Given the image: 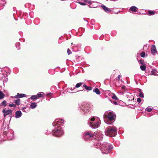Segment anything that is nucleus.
Returning <instances> with one entry per match:
<instances>
[{"mask_svg":"<svg viewBox=\"0 0 158 158\" xmlns=\"http://www.w3.org/2000/svg\"><path fill=\"white\" fill-rule=\"evenodd\" d=\"M64 120L63 119L57 118L55 119V121L52 123L53 126L56 127L52 131V135L56 137H60L63 135L64 133L63 128Z\"/></svg>","mask_w":158,"mask_h":158,"instance_id":"nucleus-1","label":"nucleus"},{"mask_svg":"<svg viewBox=\"0 0 158 158\" xmlns=\"http://www.w3.org/2000/svg\"><path fill=\"white\" fill-rule=\"evenodd\" d=\"M104 117V121L106 124H111L115 121L116 115L113 112H107L105 113Z\"/></svg>","mask_w":158,"mask_h":158,"instance_id":"nucleus-2","label":"nucleus"},{"mask_svg":"<svg viewBox=\"0 0 158 158\" xmlns=\"http://www.w3.org/2000/svg\"><path fill=\"white\" fill-rule=\"evenodd\" d=\"M88 124L92 128H98L101 124L100 119L98 117H92L88 119Z\"/></svg>","mask_w":158,"mask_h":158,"instance_id":"nucleus-3","label":"nucleus"},{"mask_svg":"<svg viewBox=\"0 0 158 158\" xmlns=\"http://www.w3.org/2000/svg\"><path fill=\"white\" fill-rule=\"evenodd\" d=\"M102 152L103 154H107L109 153L113 148V146L110 144L104 142L103 143L100 145L98 147Z\"/></svg>","mask_w":158,"mask_h":158,"instance_id":"nucleus-4","label":"nucleus"},{"mask_svg":"<svg viewBox=\"0 0 158 158\" xmlns=\"http://www.w3.org/2000/svg\"><path fill=\"white\" fill-rule=\"evenodd\" d=\"M94 138L95 140H94V146L97 148H98V147L101 144L100 142V140H101L102 139V135L100 131H96L94 133Z\"/></svg>","mask_w":158,"mask_h":158,"instance_id":"nucleus-5","label":"nucleus"},{"mask_svg":"<svg viewBox=\"0 0 158 158\" xmlns=\"http://www.w3.org/2000/svg\"><path fill=\"white\" fill-rule=\"evenodd\" d=\"M117 129L114 126L109 127L106 129L105 134L109 136H114L116 135Z\"/></svg>","mask_w":158,"mask_h":158,"instance_id":"nucleus-6","label":"nucleus"},{"mask_svg":"<svg viewBox=\"0 0 158 158\" xmlns=\"http://www.w3.org/2000/svg\"><path fill=\"white\" fill-rule=\"evenodd\" d=\"M83 137L85 141H90L93 139L94 138V134L91 131H86L83 134Z\"/></svg>","mask_w":158,"mask_h":158,"instance_id":"nucleus-7","label":"nucleus"},{"mask_svg":"<svg viewBox=\"0 0 158 158\" xmlns=\"http://www.w3.org/2000/svg\"><path fill=\"white\" fill-rule=\"evenodd\" d=\"M81 110L83 111L82 114L89 112L92 108L91 106L88 104L85 103L83 104L82 107H80Z\"/></svg>","mask_w":158,"mask_h":158,"instance_id":"nucleus-8","label":"nucleus"},{"mask_svg":"<svg viewBox=\"0 0 158 158\" xmlns=\"http://www.w3.org/2000/svg\"><path fill=\"white\" fill-rule=\"evenodd\" d=\"M3 114V117L4 118L7 115H11L12 114V111L11 110H6L5 109H3L2 111Z\"/></svg>","mask_w":158,"mask_h":158,"instance_id":"nucleus-9","label":"nucleus"},{"mask_svg":"<svg viewBox=\"0 0 158 158\" xmlns=\"http://www.w3.org/2000/svg\"><path fill=\"white\" fill-rule=\"evenodd\" d=\"M79 83H77L75 87H74L73 88V89H72L71 88H69V89H68V91H69V92L70 93H73L76 92L77 91L75 90V89H76V88H79Z\"/></svg>","mask_w":158,"mask_h":158,"instance_id":"nucleus-10","label":"nucleus"},{"mask_svg":"<svg viewBox=\"0 0 158 158\" xmlns=\"http://www.w3.org/2000/svg\"><path fill=\"white\" fill-rule=\"evenodd\" d=\"M151 52L152 54L154 55L157 52L156 48L155 45H152V46Z\"/></svg>","mask_w":158,"mask_h":158,"instance_id":"nucleus-11","label":"nucleus"},{"mask_svg":"<svg viewBox=\"0 0 158 158\" xmlns=\"http://www.w3.org/2000/svg\"><path fill=\"white\" fill-rule=\"evenodd\" d=\"M101 7L104 10V11L107 13H110L111 11L110 9L106 7L105 5L103 4L101 5Z\"/></svg>","mask_w":158,"mask_h":158,"instance_id":"nucleus-12","label":"nucleus"},{"mask_svg":"<svg viewBox=\"0 0 158 158\" xmlns=\"http://www.w3.org/2000/svg\"><path fill=\"white\" fill-rule=\"evenodd\" d=\"M27 96V95L23 94H20L18 93L14 97L15 98H20L25 97Z\"/></svg>","mask_w":158,"mask_h":158,"instance_id":"nucleus-13","label":"nucleus"},{"mask_svg":"<svg viewBox=\"0 0 158 158\" xmlns=\"http://www.w3.org/2000/svg\"><path fill=\"white\" fill-rule=\"evenodd\" d=\"M15 118H19L22 115V113L20 110H18L15 113Z\"/></svg>","mask_w":158,"mask_h":158,"instance_id":"nucleus-14","label":"nucleus"},{"mask_svg":"<svg viewBox=\"0 0 158 158\" xmlns=\"http://www.w3.org/2000/svg\"><path fill=\"white\" fill-rule=\"evenodd\" d=\"M138 8L136 6H131L129 9V10L133 12H137V11Z\"/></svg>","mask_w":158,"mask_h":158,"instance_id":"nucleus-15","label":"nucleus"},{"mask_svg":"<svg viewBox=\"0 0 158 158\" xmlns=\"http://www.w3.org/2000/svg\"><path fill=\"white\" fill-rule=\"evenodd\" d=\"M83 87L87 90H91L93 88L91 86H88L84 84L83 85Z\"/></svg>","mask_w":158,"mask_h":158,"instance_id":"nucleus-16","label":"nucleus"},{"mask_svg":"<svg viewBox=\"0 0 158 158\" xmlns=\"http://www.w3.org/2000/svg\"><path fill=\"white\" fill-rule=\"evenodd\" d=\"M44 93L43 92H40L38 93L36 95L37 98H40L44 97Z\"/></svg>","mask_w":158,"mask_h":158,"instance_id":"nucleus-17","label":"nucleus"},{"mask_svg":"<svg viewBox=\"0 0 158 158\" xmlns=\"http://www.w3.org/2000/svg\"><path fill=\"white\" fill-rule=\"evenodd\" d=\"M37 106V105L35 102H32L30 105V107L31 109H33L35 108Z\"/></svg>","mask_w":158,"mask_h":158,"instance_id":"nucleus-18","label":"nucleus"},{"mask_svg":"<svg viewBox=\"0 0 158 158\" xmlns=\"http://www.w3.org/2000/svg\"><path fill=\"white\" fill-rule=\"evenodd\" d=\"M93 92L99 95L100 94V92L98 88H95L93 90Z\"/></svg>","mask_w":158,"mask_h":158,"instance_id":"nucleus-19","label":"nucleus"},{"mask_svg":"<svg viewBox=\"0 0 158 158\" xmlns=\"http://www.w3.org/2000/svg\"><path fill=\"white\" fill-rule=\"evenodd\" d=\"M88 6L90 8H95L96 7V6H95V3L93 2H92L91 3L89 4Z\"/></svg>","mask_w":158,"mask_h":158,"instance_id":"nucleus-20","label":"nucleus"},{"mask_svg":"<svg viewBox=\"0 0 158 158\" xmlns=\"http://www.w3.org/2000/svg\"><path fill=\"white\" fill-rule=\"evenodd\" d=\"M153 109V107L150 106L147 107L146 109V110L148 112H150L152 111Z\"/></svg>","mask_w":158,"mask_h":158,"instance_id":"nucleus-21","label":"nucleus"},{"mask_svg":"<svg viewBox=\"0 0 158 158\" xmlns=\"http://www.w3.org/2000/svg\"><path fill=\"white\" fill-rule=\"evenodd\" d=\"M7 105V102L6 101L4 100L0 104L1 106H3L4 107H5Z\"/></svg>","mask_w":158,"mask_h":158,"instance_id":"nucleus-22","label":"nucleus"},{"mask_svg":"<svg viewBox=\"0 0 158 158\" xmlns=\"http://www.w3.org/2000/svg\"><path fill=\"white\" fill-rule=\"evenodd\" d=\"M30 99L31 100H35L37 99V97L36 95H33L31 96V97H30Z\"/></svg>","mask_w":158,"mask_h":158,"instance_id":"nucleus-23","label":"nucleus"},{"mask_svg":"<svg viewBox=\"0 0 158 158\" xmlns=\"http://www.w3.org/2000/svg\"><path fill=\"white\" fill-rule=\"evenodd\" d=\"M5 96L4 94L0 90V99H3Z\"/></svg>","mask_w":158,"mask_h":158,"instance_id":"nucleus-24","label":"nucleus"},{"mask_svg":"<svg viewBox=\"0 0 158 158\" xmlns=\"http://www.w3.org/2000/svg\"><path fill=\"white\" fill-rule=\"evenodd\" d=\"M148 14L149 15H153L155 14V12L153 11L149 10L148 11Z\"/></svg>","mask_w":158,"mask_h":158,"instance_id":"nucleus-25","label":"nucleus"},{"mask_svg":"<svg viewBox=\"0 0 158 158\" xmlns=\"http://www.w3.org/2000/svg\"><path fill=\"white\" fill-rule=\"evenodd\" d=\"M141 69L142 71H144L146 69V66L145 65H143L140 66Z\"/></svg>","mask_w":158,"mask_h":158,"instance_id":"nucleus-26","label":"nucleus"},{"mask_svg":"<svg viewBox=\"0 0 158 158\" xmlns=\"http://www.w3.org/2000/svg\"><path fill=\"white\" fill-rule=\"evenodd\" d=\"M15 103L17 105H19L20 104V100L19 99H17L15 100Z\"/></svg>","mask_w":158,"mask_h":158,"instance_id":"nucleus-27","label":"nucleus"},{"mask_svg":"<svg viewBox=\"0 0 158 158\" xmlns=\"http://www.w3.org/2000/svg\"><path fill=\"white\" fill-rule=\"evenodd\" d=\"M157 72V71L155 69H153L151 72V74L152 75H155V73Z\"/></svg>","mask_w":158,"mask_h":158,"instance_id":"nucleus-28","label":"nucleus"},{"mask_svg":"<svg viewBox=\"0 0 158 158\" xmlns=\"http://www.w3.org/2000/svg\"><path fill=\"white\" fill-rule=\"evenodd\" d=\"M141 90H140L139 91V96L141 98H143L144 97V94L141 91Z\"/></svg>","mask_w":158,"mask_h":158,"instance_id":"nucleus-29","label":"nucleus"},{"mask_svg":"<svg viewBox=\"0 0 158 158\" xmlns=\"http://www.w3.org/2000/svg\"><path fill=\"white\" fill-rule=\"evenodd\" d=\"M139 63L142 64L143 65H145V64L144 62V61L143 59H141L139 61Z\"/></svg>","mask_w":158,"mask_h":158,"instance_id":"nucleus-30","label":"nucleus"},{"mask_svg":"<svg viewBox=\"0 0 158 158\" xmlns=\"http://www.w3.org/2000/svg\"><path fill=\"white\" fill-rule=\"evenodd\" d=\"M140 56L144 58L145 57V53L143 52L140 54Z\"/></svg>","mask_w":158,"mask_h":158,"instance_id":"nucleus-31","label":"nucleus"},{"mask_svg":"<svg viewBox=\"0 0 158 158\" xmlns=\"http://www.w3.org/2000/svg\"><path fill=\"white\" fill-rule=\"evenodd\" d=\"M112 98L114 100H118V99L117 97V96L115 95V94H113V96L112 97Z\"/></svg>","mask_w":158,"mask_h":158,"instance_id":"nucleus-32","label":"nucleus"},{"mask_svg":"<svg viewBox=\"0 0 158 158\" xmlns=\"http://www.w3.org/2000/svg\"><path fill=\"white\" fill-rule=\"evenodd\" d=\"M5 76L3 74H0V79L2 80L3 78H5Z\"/></svg>","mask_w":158,"mask_h":158,"instance_id":"nucleus-33","label":"nucleus"},{"mask_svg":"<svg viewBox=\"0 0 158 158\" xmlns=\"http://www.w3.org/2000/svg\"><path fill=\"white\" fill-rule=\"evenodd\" d=\"M9 106L10 107H14L15 108L16 107V105L14 104L13 103H12V104H10V103H9Z\"/></svg>","mask_w":158,"mask_h":158,"instance_id":"nucleus-34","label":"nucleus"},{"mask_svg":"<svg viewBox=\"0 0 158 158\" xmlns=\"http://www.w3.org/2000/svg\"><path fill=\"white\" fill-rule=\"evenodd\" d=\"M20 45V43L19 42H17L15 44V46L16 48L18 49V50H19L20 49L19 48H18V47Z\"/></svg>","mask_w":158,"mask_h":158,"instance_id":"nucleus-35","label":"nucleus"},{"mask_svg":"<svg viewBox=\"0 0 158 158\" xmlns=\"http://www.w3.org/2000/svg\"><path fill=\"white\" fill-rule=\"evenodd\" d=\"M67 52L68 55H70L72 54V52L69 48H68L67 50Z\"/></svg>","mask_w":158,"mask_h":158,"instance_id":"nucleus-36","label":"nucleus"},{"mask_svg":"<svg viewBox=\"0 0 158 158\" xmlns=\"http://www.w3.org/2000/svg\"><path fill=\"white\" fill-rule=\"evenodd\" d=\"M84 1L85 2L88 3L89 4L90 3H91V2H92L90 0H84Z\"/></svg>","mask_w":158,"mask_h":158,"instance_id":"nucleus-37","label":"nucleus"},{"mask_svg":"<svg viewBox=\"0 0 158 158\" xmlns=\"http://www.w3.org/2000/svg\"><path fill=\"white\" fill-rule=\"evenodd\" d=\"M4 78V79L3 80V82L4 83L5 82H6L8 80V78L7 77H5Z\"/></svg>","mask_w":158,"mask_h":158,"instance_id":"nucleus-38","label":"nucleus"},{"mask_svg":"<svg viewBox=\"0 0 158 158\" xmlns=\"http://www.w3.org/2000/svg\"><path fill=\"white\" fill-rule=\"evenodd\" d=\"M141 101V99L140 98H138L137 99V102L138 103H140Z\"/></svg>","mask_w":158,"mask_h":158,"instance_id":"nucleus-39","label":"nucleus"},{"mask_svg":"<svg viewBox=\"0 0 158 158\" xmlns=\"http://www.w3.org/2000/svg\"><path fill=\"white\" fill-rule=\"evenodd\" d=\"M3 2H4L2 1V0H0V4L4 5V4H5V3H3Z\"/></svg>","mask_w":158,"mask_h":158,"instance_id":"nucleus-40","label":"nucleus"},{"mask_svg":"<svg viewBox=\"0 0 158 158\" xmlns=\"http://www.w3.org/2000/svg\"><path fill=\"white\" fill-rule=\"evenodd\" d=\"M52 94V93L50 92L47 93L46 94V95L47 96H51Z\"/></svg>","mask_w":158,"mask_h":158,"instance_id":"nucleus-41","label":"nucleus"},{"mask_svg":"<svg viewBox=\"0 0 158 158\" xmlns=\"http://www.w3.org/2000/svg\"><path fill=\"white\" fill-rule=\"evenodd\" d=\"M80 4H81L82 5H85L86 4L85 2H80Z\"/></svg>","mask_w":158,"mask_h":158,"instance_id":"nucleus-42","label":"nucleus"},{"mask_svg":"<svg viewBox=\"0 0 158 158\" xmlns=\"http://www.w3.org/2000/svg\"><path fill=\"white\" fill-rule=\"evenodd\" d=\"M126 88V86L124 85H123L122 87V89H125Z\"/></svg>","mask_w":158,"mask_h":158,"instance_id":"nucleus-43","label":"nucleus"},{"mask_svg":"<svg viewBox=\"0 0 158 158\" xmlns=\"http://www.w3.org/2000/svg\"><path fill=\"white\" fill-rule=\"evenodd\" d=\"M120 77H121V76L120 75H119L118 76V81H119L120 80Z\"/></svg>","mask_w":158,"mask_h":158,"instance_id":"nucleus-44","label":"nucleus"},{"mask_svg":"<svg viewBox=\"0 0 158 158\" xmlns=\"http://www.w3.org/2000/svg\"><path fill=\"white\" fill-rule=\"evenodd\" d=\"M113 103H114V104L116 105H117L118 104L117 102H115V101L113 102Z\"/></svg>","mask_w":158,"mask_h":158,"instance_id":"nucleus-45","label":"nucleus"},{"mask_svg":"<svg viewBox=\"0 0 158 158\" xmlns=\"http://www.w3.org/2000/svg\"><path fill=\"white\" fill-rule=\"evenodd\" d=\"M75 2H76L79 3V0H77V1H75Z\"/></svg>","mask_w":158,"mask_h":158,"instance_id":"nucleus-46","label":"nucleus"},{"mask_svg":"<svg viewBox=\"0 0 158 158\" xmlns=\"http://www.w3.org/2000/svg\"><path fill=\"white\" fill-rule=\"evenodd\" d=\"M26 107H23L22 108V110H23L24 109H26Z\"/></svg>","mask_w":158,"mask_h":158,"instance_id":"nucleus-47","label":"nucleus"},{"mask_svg":"<svg viewBox=\"0 0 158 158\" xmlns=\"http://www.w3.org/2000/svg\"><path fill=\"white\" fill-rule=\"evenodd\" d=\"M82 84V83L81 82H80V87L81 86V85Z\"/></svg>","mask_w":158,"mask_h":158,"instance_id":"nucleus-48","label":"nucleus"},{"mask_svg":"<svg viewBox=\"0 0 158 158\" xmlns=\"http://www.w3.org/2000/svg\"><path fill=\"white\" fill-rule=\"evenodd\" d=\"M45 134L46 135H48V132H46Z\"/></svg>","mask_w":158,"mask_h":158,"instance_id":"nucleus-49","label":"nucleus"},{"mask_svg":"<svg viewBox=\"0 0 158 158\" xmlns=\"http://www.w3.org/2000/svg\"><path fill=\"white\" fill-rule=\"evenodd\" d=\"M117 142V144H118V145H119V142L118 141V142Z\"/></svg>","mask_w":158,"mask_h":158,"instance_id":"nucleus-50","label":"nucleus"},{"mask_svg":"<svg viewBox=\"0 0 158 158\" xmlns=\"http://www.w3.org/2000/svg\"><path fill=\"white\" fill-rule=\"evenodd\" d=\"M14 19H15V18H14Z\"/></svg>","mask_w":158,"mask_h":158,"instance_id":"nucleus-51","label":"nucleus"},{"mask_svg":"<svg viewBox=\"0 0 158 158\" xmlns=\"http://www.w3.org/2000/svg\"><path fill=\"white\" fill-rule=\"evenodd\" d=\"M14 19H15V18H14Z\"/></svg>","mask_w":158,"mask_h":158,"instance_id":"nucleus-52","label":"nucleus"},{"mask_svg":"<svg viewBox=\"0 0 158 158\" xmlns=\"http://www.w3.org/2000/svg\"><path fill=\"white\" fill-rule=\"evenodd\" d=\"M50 70H49L48 71V72H49Z\"/></svg>","mask_w":158,"mask_h":158,"instance_id":"nucleus-53","label":"nucleus"}]
</instances>
